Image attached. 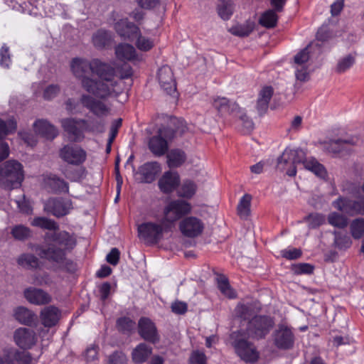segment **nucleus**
<instances>
[{"instance_id": "nucleus-1", "label": "nucleus", "mask_w": 364, "mask_h": 364, "mask_svg": "<svg viewBox=\"0 0 364 364\" xmlns=\"http://www.w3.org/2000/svg\"><path fill=\"white\" fill-rule=\"evenodd\" d=\"M70 68L75 77L80 80L81 87L89 94L100 98L117 97L124 90L123 79L132 75L127 69L121 78L115 75V70L110 65L98 59L88 60L75 58L70 63Z\"/></svg>"}, {"instance_id": "nucleus-2", "label": "nucleus", "mask_w": 364, "mask_h": 364, "mask_svg": "<svg viewBox=\"0 0 364 364\" xmlns=\"http://www.w3.org/2000/svg\"><path fill=\"white\" fill-rule=\"evenodd\" d=\"M44 242L46 245H31V250L41 258L56 263L63 262L66 250L73 249L76 243L74 237L66 231L46 232Z\"/></svg>"}, {"instance_id": "nucleus-3", "label": "nucleus", "mask_w": 364, "mask_h": 364, "mask_svg": "<svg viewBox=\"0 0 364 364\" xmlns=\"http://www.w3.org/2000/svg\"><path fill=\"white\" fill-rule=\"evenodd\" d=\"M303 164L304 168L311 171L321 178L326 176V171L322 164L315 159L306 157L305 152L300 149H291L287 148L278 158L277 168L285 171L289 176H294L296 173V164Z\"/></svg>"}, {"instance_id": "nucleus-4", "label": "nucleus", "mask_w": 364, "mask_h": 364, "mask_svg": "<svg viewBox=\"0 0 364 364\" xmlns=\"http://www.w3.org/2000/svg\"><path fill=\"white\" fill-rule=\"evenodd\" d=\"M249 338L242 329L233 331L230 334L232 346L236 355L245 363H255L259 360V352Z\"/></svg>"}, {"instance_id": "nucleus-5", "label": "nucleus", "mask_w": 364, "mask_h": 364, "mask_svg": "<svg viewBox=\"0 0 364 364\" xmlns=\"http://www.w3.org/2000/svg\"><path fill=\"white\" fill-rule=\"evenodd\" d=\"M24 179L23 165L16 160L0 164V186L6 189L19 187Z\"/></svg>"}, {"instance_id": "nucleus-6", "label": "nucleus", "mask_w": 364, "mask_h": 364, "mask_svg": "<svg viewBox=\"0 0 364 364\" xmlns=\"http://www.w3.org/2000/svg\"><path fill=\"white\" fill-rule=\"evenodd\" d=\"M274 326V319L266 315H255L246 325L245 333L253 340H262L269 333Z\"/></svg>"}, {"instance_id": "nucleus-7", "label": "nucleus", "mask_w": 364, "mask_h": 364, "mask_svg": "<svg viewBox=\"0 0 364 364\" xmlns=\"http://www.w3.org/2000/svg\"><path fill=\"white\" fill-rule=\"evenodd\" d=\"M191 207L190 203L177 200L171 202L164 210V218L162 222L165 229L169 230L171 228V223H173L183 215L191 212Z\"/></svg>"}, {"instance_id": "nucleus-8", "label": "nucleus", "mask_w": 364, "mask_h": 364, "mask_svg": "<svg viewBox=\"0 0 364 364\" xmlns=\"http://www.w3.org/2000/svg\"><path fill=\"white\" fill-rule=\"evenodd\" d=\"M274 346L281 350H289L293 348L295 336L290 326L285 323L279 324L273 333Z\"/></svg>"}, {"instance_id": "nucleus-9", "label": "nucleus", "mask_w": 364, "mask_h": 364, "mask_svg": "<svg viewBox=\"0 0 364 364\" xmlns=\"http://www.w3.org/2000/svg\"><path fill=\"white\" fill-rule=\"evenodd\" d=\"M161 225L153 223H145L140 225L138 228L139 236L140 238L145 240L147 243H157L163 236L164 230H167Z\"/></svg>"}, {"instance_id": "nucleus-10", "label": "nucleus", "mask_w": 364, "mask_h": 364, "mask_svg": "<svg viewBox=\"0 0 364 364\" xmlns=\"http://www.w3.org/2000/svg\"><path fill=\"white\" fill-rule=\"evenodd\" d=\"M163 136L169 138L173 137V130L169 128L160 129L159 132V135L154 136L149 139V149L156 156H161L164 155L168 151V142L163 138Z\"/></svg>"}, {"instance_id": "nucleus-11", "label": "nucleus", "mask_w": 364, "mask_h": 364, "mask_svg": "<svg viewBox=\"0 0 364 364\" xmlns=\"http://www.w3.org/2000/svg\"><path fill=\"white\" fill-rule=\"evenodd\" d=\"M80 102L84 107L98 117H107L110 113L111 109L109 105L89 94L82 95Z\"/></svg>"}, {"instance_id": "nucleus-12", "label": "nucleus", "mask_w": 364, "mask_h": 364, "mask_svg": "<svg viewBox=\"0 0 364 364\" xmlns=\"http://www.w3.org/2000/svg\"><path fill=\"white\" fill-rule=\"evenodd\" d=\"M205 228L203 222L194 216L186 217L179 223L181 233L188 237H196L202 234Z\"/></svg>"}, {"instance_id": "nucleus-13", "label": "nucleus", "mask_w": 364, "mask_h": 364, "mask_svg": "<svg viewBox=\"0 0 364 364\" xmlns=\"http://www.w3.org/2000/svg\"><path fill=\"white\" fill-rule=\"evenodd\" d=\"M332 205L336 209L351 216L356 214L364 215V198L360 201H355L339 197L332 203Z\"/></svg>"}, {"instance_id": "nucleus-14", "label": "nucleus", "mask_w": 364, "mask_h": 364, "mask_svg": "<svg viewBox=\"0 0 364 364\" xmlns=\"http://www.w3.org/2000/svg\"><path fill=\"white\" fill-rule=\"evenodd\" d=\"M60 157L73 165H80L86 159V152L76 145H65L60 150Z\"/></svg>"}, {"instance_id": "nucleus-15", "label": "nucleus", "mask_w": 364, "mask_h": 364, "mask_svg": "<svg viewBox=\"0 0 364 364\" xmlns=\"http://www.w3.org/2000/svg\"><path fill=\"white\" fill-rule=\"evenodd\" d=\"M61 124L70 141H80L83 139L82 128L85 124V120L68 118L62 119Z\"/></svg>"}, {"instance_id": "nucleus-16", "label": "nucleus", "mask_w": 364, "mask_h": 364, "mask_svg": "<svg viewBox=\"0 0 364 364\" xmlns=\"http://www.w3.org/2000/svg\"><path fill=\"white\" fill-rule=\"evenodd\" d=\"M14 339L19 348L28 349L36 344L37 335L33 329L21 327L15 331Z\"/></svg>"}, {"instance_id": "nucleus-17", "label": "nucleus", "mask_w": 364, "mask_h": 364, "mask_svg": "<svg viewBox=\"0 0 364 364\" xmlns=\"http://www.w3.org/2000/svg\"><path fill=\"white\" fill-rule=\"evenodd\" d=\"M72 208V201L69 199L50 198L45 205V210L58 218L68 214Z\"/></svg>"}, {"instance_id": "nucleus-18", "label": "nucleus", "mask_w": 364, "mask_h": 364, "mask_svg": "<svg viewBox=\"0 0 364 364\" xmlns=\"http://www.w3.org/2000/svg\"><path fill=\"white\" fill-rule=\"evenodd\" d=\"M139 333L144 340L156 343L159 341L160 336L155 324L148 318H141L138 323Z\"/></svg>"}, {"instance_id": "nucleus-19", "label": "nucleus", "mask_w": 364, "mask_h": 364, "mask_svg": "<svg viewBox=\"0 0 364 364\" xmlns=\"http://www.w3.org/2000/svg\"><path fill=\"white\" fill-rule=\"evenodd\" d=\"M158 80L162 89L168 95L176 92V81L171 68L165 65L159 68L158 71Z\"/></svg>"}, {"instance_id": "nucleus-20", "label": "nucleus", "mask_w": 364, "mask_h": 364, "mask_svg": "<svg viewBox=\"0 0 364 364\" xmlns=\"http://www.w3.org/2000/svg\"><path fill=\"white\" fill-rule=\"evenodd\" d=\"M274 88L271 85L262 86L258 92L256 109L262 116L267 112L269 102L274 95Z\"/></svg>"}, {"instance_id": "nucleus-21", "label": "nucleus", "mask_w": 364, "mask_h": 364, "mask_svg": "<svg viewBox=\"0 0 364 364\" xmlns=\"http://www.w3.org/2000/svg\"><path fill=\"white\" fill-rule=\"evenodd\" d=\"M359 143L360 139L357 136H346L330 141L326 149L329 152L337 154L343 151H349L352 146L358 145Z\"/></svg>"}, {"instance_id": "nucleus-22", "label": "nucleus", "mask_w": 364, "mask_h": 364, "mask_svg": "<svg viewBox=\"0 0 364 364\" xmlns=\"http://www.w3.org/2000/svg\"><path fill=\"white\" fill-rule=\"evenodd\" d=\"M24 296L31 304L45 305L52 301L51 296L46 291L35 287H29L24 290Z\"/></svg>"}, {"instance_id": "nucleus-23", "label": "nucleus", "mask_w": 364, "mask_h": 364, "mask_svg": "<svg viewBox=\"0 0 364 364\" xmlns=\"http://www.w3.org/2000/svg\"><path fill=\"white\" fill-rule=\"evenodd\" d=\"M161 166L158 162H147L139 167L138 174L142 183H151L161 172Z\"/></svg>"}, {"instance_id": "nucleus-24", "label": "nucleus", "mask_w": 364, "mask_h": 364, "mask_svg": "<svg viewBox=\"0 0 364 364\" xmlns=\"http://www.w3.org/2000/svg\"><path fill=\"white\" fill-rule=\"evenodd\" d=\"M179 183L180 177L178 173L168 171L164 173L159 179L158 184L162 192L168 193L175 190L179 185Z\"/></svg>"}, {"instance_id": "nucleus-25", "label": "nucleus", "mask_w": 364, "mask_h": 364, "mask_svg": "<svg viewBox=\"0 0 364 364\" xmlns=\"http://www.w3.org/2000/svg\"><path fill=\"white\" fill-rule=\"evenodd\" d=\"M116 32L123 38L133 40L139 33V28L127 19H121L114 25Z\"/></svg>"}, {"instance_id": "nucleus-26", "label": "nucleus", "mask_w": 364, "mask_h": 364, "mask_svg": "<svg viewBox=\"0 0 364 364\" xmlns=\"http://www.w3.org/2000/svg\"><path fill=\"white\" fill-rule=\"evenodd\" d=\"M33 128L37 134L47 139L52 140L58 134V129L47 120H36L33 124Z\"/></svg>"}, {"instance_id": "nucleus-27", "label": "nucleus", "mask_w": 364, "mask_h": 364, "mask_svg": "<svg viewBox=\"0 0 364 364\" xmlns=\"http://www.w3.org/2000/svg\"><path fill=\"white\" fill-rule=\"evenodd\" d=\"M60 311L54 306L45 307L41 312V322L46 327L55 326L60 320Z\"/></svg>"}, {"instance_id": "nucleus-28", "label": "nucleus", "mask_w": 364, "mask_h": 364, "mask_svg": "<svg viewBox=\"0 0 364 364\" xmlns=\"http://www.w3.org/2000/svg\"><path fill=\"white\" fill-rule=\"evenodd\" d=\"M44 183L46 186L54 193H68L69 191L68 183L55 175L47 176L44 178Z\"/></svg>"}, {"instance_id": "nucleus-29", "label": "nucleus", "mask_w": 364, "mask_h": 364, "mask_svg": "<svg viewBox=\"0 0 364 364\" xmlns=\"http://www.w3.org/2000/svg\"><path fill=\"white\" fill-rule=\"evenodd\" d=\"M213 106L221 113H229L235 115V113L241 112V108L237 103L231 102L225 97H218L215 99Z\"/></svg>"}, {"instance_id": "nucleus-30", "label": "nucleus", "mask_w": 364, "mask_h": 364, "mask_svg": "<svg viewBox=\"0 0 364 364\" xmlns=\"http://www.w3.org/2000/svg\"><path fill=\"white\" fill-rule=\"evenodd\" d=\"M115 54L120 60H135L138 59L136 51L133 46L128 43L119 44L115 48Z\"/></svg>"}, {"instance_id": "nucleus-31", "label": "nucleus", "mask_w": 364, "mask_h": 364, "mask_svg": "<svg viewBox=\"0 0 364 364\" xmlns=\"http://www.w3.org/2000/svg\"><path fill=\"white\" fill-rule=\"evenodd\" d=\"M14 316L16 321L23 325L31 326L36 320V315L24 306H18L14 311Z\"/></svg>"}, {"instance_id": "nucleus-32", "label": "nucleus", "mask_w": 364, "mask_h": 364, "mask_svg": "<svg viewBox=\"0 0 364 364\" xmlns=\"http://www.w3.org/2000/svg\"><path fill=\"white\" fill-rule=\"evenodd\" d=\"M92 40L95 48L102 49L111 45L113 36L111 32L100 29L93 34Z\"/></svg>"}, {"instance_id": "nucleus-33", "label": "nucleus", "mask_w": 364, "mask_h": 364, "mask_svg": "<svg viewBox=\"0 0 364 364\" xmlns=\"http://www.w3.org/2000/svg\"><path fill=\"white\" fill-rule=\"evenodd\" d=\"M186 158L184 151L179 149H171L166 154L167 165L171 168L180 167L185 163Z\"/></svg>"}, {"instance_id": "nucleus-34", "label": "nucleus", "mask_w": 364, "mask_h": 364, "mask_svg": "<svg viewBox=\"0 0 364 364\" xmlns=\"http://www.w3.org/2000/svg\"><path fill=\"white\" fill-rule=\"evenodd\" d=\"M16 262L21 267L29 269H37L41 264L39 259L31 253L21 254L17 258Z\"/></svg>"}, {"instance_id": "nucleus-35", "label": "nucleus", "mask_w": 364, "mask_h": 364, "mask_svg": "<svg viewBox=\"0 0 364 364\" xmlns=\"http://www.w3.org/2000/svg\"><path fill=\"white\" fill-rule=\"evenodd\" d=\"M152 348L145 343L139 344L132 352V359L136 363H144L151 354Z\"/></svg>"}, {"instance_id": "nucleus-36", "label": "nucleus", "mask_w": 364, "mask_h": 364, "mask_svg": "<svg viewBox=\"0 0 364 364\" xmlns=\"http://www.w3.org/2000/svg\"><path fill=\"white\" fill-rule=\"evenodd\" d=\"M234 10L235 6L232 0H221L217 7L219 16L224 21L230 18Z\"/></svg>"}, {"instance_id": "nucleus-37", "label": "nucleus", "mask_w": 364, "mask_h": 364, "mask_svg": "<svg viewBox=\"0 0 364 364\" xmlns=\"http://www.w3.org/2000/svg\"><path fill=\"white\" fill-rule=\"evenodd\" d=\"M31 225L38 227L48 230H57L59 228L58 225L53 220L45 217H36L31 223Z\"/></svg>"}, {"instance_id": "nucleus-38", "label": "nucleus", "mask_w": 364, "mask_h": 364, "mask_svg": "<svg viewBox=\"0 0 364 364\" xmlns=\"http://www.w3.org/2000/svg\"><path fill=\"white\" fill-rule=\"evenodd\" d=\"M136 38L135 45L136 48L144 52L150 50L155 45L154 40L150 37L143 36L140 32L135 35Z\"/></svg>"}, {"instance_id": "nucleus-39", "label": "nucleus", "mask_w": 364, "mask_h": 364, "mask_svg": "<svg viewBox=\"0 0 364 364\" xmlns=\"http://www.w3.org/2000/svg\"><path fill=\"white\" fill-rule=\"evenodd\" d=\"M235 316L244 321H250L255 316V312L251 304H240L235 309Z\"/></svg>"}, {"instance_id": "nucleus-40", "label": "nucleus", "mask_w": 364, "mask_h": 364, "mask_svg": "<svg viewBox=\"0 0 364 364\" xmlns=\"http://www.w3.org/2000/svg\"><path fill=\"white\" fill-rule=\"evenodd\" d=\"M252 196L245 194L240 199L237 205V213L240 218H246L250 213Z\"/></svg>"}, {"instance_id": "nucleus-41", "label": "nucleus", "mask_w": 364, "mask_h": 364, "mask_svg": "<svg viewBox=\"0 0 364 364\" xmlns=\"http://www.w3.org/2000/svg\"><path fill=\"white\" fill-rule=\"evenodd\" d=\"M218 287L220 291L227 297L232 299L236 297V294L230 287L228 279L223 275L217 277Z\"/></svg>"}, {"instance_id": "nucleus-42", "label": "nucleus", "mask_w": 364, "mask_h": 364, "mask_svg": "<svg viewBox=\"0 0 364 364\" xmlns=\"http://www.w3.org/2000/svg\"><path fill=\"white\" fill-rule=\"evenodd\" d=\"M328 222L332 226L344 228L348 225V218L337 212H332L328 215Z\"/></svg>"}, {"instance_id": "nucleus-43", "label": "nucleus", "mask_w": 364, "mask_h": 364, "mask_svg": "<svg viewBox=\"0 0 364 364\" xmlns=\"http://www.w3.org/2000/svg\"><path fill=\"white\" fill-rule=\"evenodd\" d=\"M278 20L276 11L269 10L264 12L259 19V23L266 28H274Z\"/></svg>"}, {"instance_id": "nucleus-44", "label": "nucleus", "mask_w": 364, "mask_h": 364, "mask_svg": "<svg viewBox=\"0 0 364 364\" xmlns=\"http://www.w3.org/2000/svg\"><path fill=\"white\" fill-rule=\"evenodd\" d=\"M196 189L197 186L193 181L186 180L181 185L178 195L183 198H190L196 193Z\"/></svg>"}, {"instance_id": "nucleus-45", "label": "nucleus", "mask_w": 364, "mask_h": 364, "mask_svg": "<svg viewBox=\"0 0 364 364\" xmlns=\"http://www.w3.org/2000/svg\"><path fill=\"white\" fill-rule=\"evenodd\" d=\"M16 128L17 124L14 119H9L6 122L0 119V139L13 133L16 131Z\"/></svg>"}, {"instance_id": "nucleus-46", "label": "nucleus", "mask_w": 364, "mask_h": 364, "mask_svg": "<svg viewBox=\"0 0 364 364\" xmlns=\"http://www.w3.org/2000/svg\"><path fill=\"white\" fill-rule=\"evenodd\" d=\"M11 234L18 240H25L31 237L32 232L28 228L19 225L13 228Z\"/></svg>"}, {"instance_id": "nucleus-47", "label": "nucleus", "mask_w": 364, "mask_h": 364, "mask_svg": "<svg viewBox=\"0 0 364 364\" xmlns=\"http://www.w3.org/2000/svg\"><path fill=\"white\" fill-rule=\"evenodd\" d=\"M309 58V46H307L295 55L293 65L310 66Z\"/></svg>"}, {"instance_id": "nucleus-48", "label": "nucleus", "mask_w": 364, "mask_h": 364, "mask_svg": "<svg viewBox=\"0 0 364 364\" xmlns=\"http://www.w3.org/2000/svg\"><path fill=\"white\" fill-rule=\"evenodd\" d=\"M296 80L301 82L310 79V66L293 65Z\"/></svg>"}, {"instance_id": "nucleus-49", "label": "nucleus", "mask_w": 364, "mask_h": 364, "mask_svg": "<svg viewBox=\"0 0 364 364\" xmlns=\"http://www.w3.org/2000/svg\"><path fill=\"white\" fill-rule=\"evenodd\" d=\"M235 116L237 117L240 120L245 134H248L253 130L254 123L252 120L247 116L244 110L241 109V112L235 113Z\"/></svg>"}, {"instance_id": "nucleus-50", "label": "nucleus", "mask_w": 364, "mask_h": 364, "mask_svg": "<svg viewBox=\"0 0 364 364\" xmlns=\"http://www.w3.org/2000/svg\"><path fill=\"white\" fill-rule=\"evenodd\" d=\"M352 235L355 239L360 238L364 234V219L354 220L350 225Z\"/></svg>"}, {"instance_id": "nucleus-51", "label": "nucleus", "mask_w": 364, "mask_h": 364, "mask_svg": "<svg viewBox=\"0 0 364 364\" xmlns=\"http://www.w3.org/2000/svg\"><path fill=\"white\" fill-rule=\"evenodd\" d=\"M310 228H316L321 225L325 221V217L319 213H311L305 218Z\"/></svg>"}, {"instance_id": "nucleus-52", "label": "nucleus", "mask_w": 364, "mask_h": 364, "mask_svg": "<svg viewBox=\"0 0 364 364\" xmlns=\"http://www.w3.org/2000/svg\"><path fill=\"white\" fill-rule=\"evenodd\" d=\"M355 63V57L352 55H348L341 59L337 65V71L343 73L349 69Z\"/></svg>"}, {"instance_id": "nucleus-53", "label": "nucleus", "mask_w": 364, "mask_h": 364, "mask_svg": "<svg viewBox=\"0 0 364 364\" xmlns=\"http://www.w3.org/2000/svg\"><path fill=\"white\" fill-rule=\"evenodd\" d=\"M207 358L204 352L195 350H193L188 359V364H206Z\"/></svg>"}, {"instance_id": "nucleus-54", "label": "nucleus", "mask_w": 364, "mask_h": 364, "mask_svg": "<svg viewBox=\"0 0 364 364\" xmlns=\"http://www.w3.org/2000/svg\"><path fill=\"white\" fill-rule=\"evenodd\" d=\"M253 28L250 25H240L231 28V33L237 36L245 37L250 34Z\"/></svg>"}, {"instance_id": "nucleus-55", "label": "nucleus", "mask_w": 364, "mask_h": 364, "mask_svg": "<svg viewBox=\"0 0 364 364\" xmlns=\"http://www.w3.org/2000/svg\"><path fill=\"white\" fill-rule=\"evenodd\" d=\"M117 326L120 331L129 332L134 329L135 323L129 318L123 317L117 320Z\"/></svg>"}, {"instance_id": "nucleus-56", "label": "nucleus", "mask_w": 364, "mask_h": 364, "mask_svg": "<svg viewBox=\"0 0 364 364\" xmlns=\"http://www.w3.org/2000/svg\"><path fill=\"white\" fill-rule=\"evenodd\" d=\"M126 355L122 353L116 351L108 358L107 364H126Z\"/></svg>"}, {"instance_id": "nucleus-57", "label": "nucleus", "mask_w": 364, "mask_h": 364, "mask_svg": "<svg viewBox=\"0 0 364 364\" xmlns=\"http://www.w3.org/2000/svg\"><path fill=\"white\" fill-rule=\"evenodd\" d=\"M60 90V87L58 85H50L48 86L43 92V98L47 100H50L55 97Z\"/></svg>"}, {"instance_id": "nucleus-58", "label": "nucleus", "mask_w": 364, "mask_h": 364, "mask_svg": "<svg viewBox=\"0 0 364 364\" xmlns=\"http://www.w3.org/2000/svg\"><path fill=\"white\" fill-rule=\"evenodd\" d=\"M0 64L1 66L8 68L11 63L10 55L9 53V48L3 46L0 50Z\"/></svg>"}, {"instance_id": "nucleus-59", "label": "nucleus", "mask_w": 364, "mask_h": 364, "mask_svg": "<svg viewBox=\"0 0 364 364\" xmlns=\"http://www.w3.org/2000/svg\"><path fill=\"white\" fill-rule=\"evenodd\" d=\"M119 255L120 252L119 250L116 247H114L111 250L109 254H107L106 260L110 264L115 266L119 262Z\"/></svg>"}, {"instance_id": "nucleus-60", "label": "nucleus", "mask_w": 364, "mask_h": 364, "mask_svg": "<svg viewBox=\"0 0 364 364\" xmlns=\"http://www.w3.org/2000/svg\"><path fill=\"white\" fill-rule=\"evenodd\" d=\"M294 272L296 274H311L314 270L313 266L307 263H301L294 267Z\"/></svg>"}, {"instance_id": "nucleus-61", "label": "nucleus", "mask_w": 364, "mask_h": 364, "mask_svg": "<svg viewBox=\"0 0 364 364\" xmlns=\"http://www.w3.org/2000/svg\"><path fill=\"white\" fill-rule=\"evenodd\" d=\"M97 346L92 345L87 348L85 353V357L87 362H93L97 359Z\"/></svg>"}, {"instance_id": "nucleus-62", "label": "nucleus", "mask_w": 364, "mask_h": 364, "mask_svg": "<svg viewBox=\"0 0 364 364\" xmlns=\"http://www.w3.org/2000/svg\"><path fill=\"white\" fill-rule=\"evenodd\" d=\"M172 311L177 314H183L187 311V304L183 301H176L171 305Z\"/></svg>"}, {"instance_id": "nucleus-63", "label": "nucleus", "mask_w": 364, "mask_h": 364, "mask_svg": "<svg viewBox=\"0 0 364 364\" xmlns=\"http://www.w3.org/2000/svg\"><path fill=\"white\" fill-rule=\"evenodd\" d=\"M330 38H331V33L326 26H322L318 29L316 33L317 40L321 41H326Z\"/></svg>"}, {"instance_id": "nucleus-64", "label": "nucleus", "mask_w": 364, "mask_h": 364, "mask_svg": "<svg viewBox=\"0 0 364 364\" xmlns=\"http://www.w3.org/2000/svg\"><path fill=\"white\" fill-rule=\"evenodd\" d=\"M16 359L20 364H29L32 358L28 352H19L16 355Z\"/></svg>"}]
</instances>
